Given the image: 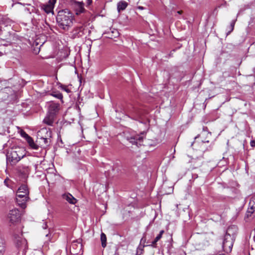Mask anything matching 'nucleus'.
<instances>
[{"instance_id": "obj_1", "label": "nucleus", "mask_w": 255, "mask_h": 255, "mask_svg": "<svg viewBox=\"0 0 255 255\" xmlns=\"http://www.w3.org/2000/svg\"><path fill=\"white\" fill-rule=\"evenodd\" d=\"M26 155L24 148L14 147L7 150L6 156L7 163L11 165L16 164Z\"/></svg>"}, {"instance_id": "obj_2", "label": "nucleus", "mask_w": 255, "mask_h": 255, "mask_svg": "<svg viewBox=\"0 0 255 255\" xmlns=\"http://www.w3.org/2000/svg\"><path fill=\"white\" fill-rule=\"evenodd\" d=\"M73 19L74 16L72 13L68 9L59 11L56 17L59 26L64 30L68 29L72 25Z\"/></svg>"}, {"instance_id": "obj_3", "label": "nucleus", "mask_w": 255, "mask_h": 255, "mask_svg": "<svg viewBox=\"0 0 255 255\" xmlns=\"http://www.w3.org/2000/svg\"><path fill=\"white\" fill-rule=\"evenodd\" d=\"M29 190L26 185H21L16 192V202L22 208H26V202L29 200Z\"/></svg>"}, {"instance_id": "obj_4", "label": "nucleus", "mask_w": 255, "mask_h": 255, "mask_svg": "<svg viewBox=\"0 0 255 255\" xmlns=\"http://www.w3.org/2000/svg\"><path fill=\"white\" fill-rule=\"evenodd\" d=\"M13 242L15 247L19 250L25 251L27 248L26 240L22 237V233L13 234Z\"/></svg>"}, {"instance_id": "obj_5", "label": "nucleus", "mask_w": 255, "mask_h": 255, "mask_svg": "<svg viewBox=\"0 0 255 255\" xmlns=\"http://www.w3.org/2000/svg\"><path fill=\"white\" fill-rule=\"evenodd\" d=\"M7 220L9 224L14 225L19 220L20 214L17 209L10 210L7 215Z\"/></svg>"}, {"instance_id": "obj_6", "label": "nucleus", "mask_w": 255, "mask_h": 255, "mask_svg": "<svg viewBox=\"0 0 255 255\" xmlns=\"http://www.w3.org/2000/svg\"><path fill=\"white\" fill-rule=\"evenodd\" d=\"M236 229L237 227L235 226L228 228L225 235L223 241H227L229 243H234L236 234L235 233H233V231H236Z\"/></svg>"}, {"instance_id": "obj_7", "label": "nucleus", "mask_w": 255, "mask_h": 255, "mask_svg": "<svg viewBox=\"0 0 255 255\" xmlns=\"http://www.w3.org/2000/svg\"><path fill=\"white\" fill-rule=\"evenodd\" d=\"M211 137V132L206 130L203 128V130L197 136L195 137V139L200 138L202 142L208 143Z\"/></svg>"}, {"instance_id": "obj_8", "label": "nucleus", "mask_w": 255, "mask_h": 255, "mask_svg": "<svg viewBox=\"0 0 255 255\" xmlns=\"http://www.w3.org/2000/svg\"><path fill=\"white\" fill-rule=\"evenodd\" d=\"M60 109V105L58 103L54 102H50L48 104V112L47 113L55 115L58 113Z\"/></svg>"}, {"instance_id": "obj_9", "label": "nucleus", "mask_w": 255, "mask_h": 255, "mask_svg": "<svg viewBox=\"0 0 255 255\" xmlns=\"http://www.w3.org/2000/svg\"><path fill=\"white\" fill-rule=\"evenodd\" d=\"M56 2V0H49L48 3L43 4L42 7L47 13L53 12V8Z\"/></svg>"}, {"instance_id": "obj_10", "label": "nucleus", "mask_w": 255, "mask_h": 255, "mask_svg": "<svg viewBox=\"0 0 255 255\" xmlns=\"http://www.w3.org/2000/svg\"><path fill=\"white\" fill-rule=\"evenodd\" d=\"M144 134L141 133L140 135H136L134 136L130 137L128 140L132 144H135L138 146V144L140 145V142L143 139Z\"/></svg>"}, {"instance_id": "obj_11", "label": "nucleus", "mask_w": 255, "mask_h": 255, "mask_svg": "<svg viewBox=\"0 0 255 255\" xmlns=\"http://www.w3.org/2000/svg\"><path fill=\"white\" fill-rule=\"evenodd\" d=\"M13 21L6 16L2 17L0 20V32L1 31L2 25L4 26H10Z\"/></svg>"}, {"instance_id": "obj_12", "label": "nucleus", "mask_w": 255, "mask_h": 255, "mask_svg": "<svg viewBox=\"0 0 255 255\" xmlns=\"http://www.w3.org/2000/svg\"><path fill=\"white\" fill-rule=\"evenodd\" d=\"M63 198L66 200L68 202L72 204H75L77 200L70 193H65L62 195Z\"/></svg>"}, {"instance_id": "obj_13", "label": "nucleus", "mask_w": 255, "mask_h": 255, "mask_svg": "<svg viewBox=\"0 0 255 255\" xmlns=\"http://www.w3.org/2000/svg\"><path fill=\"white\" fill-rule=\"evenodd\" d=\"M54 118L55 116L47 113L46 117L43 120V122L47 125L52 126L54 122Z\"/></svg>"}, {"instance_id": "obj_14", "label": "nucleus", "mask_w": 255, "mask_h": 255, "mask_svg": "<svg viewBox=\"0 0 255 255\" xmlns=\"http://www.w3.org/2000/svg\"><path fill=\"white\" fill-rule=\"evenodd\" d=\"M233 244L227 241H223L222 247L224 251L227 253H230L232 250Z\"/></svg>"}, {"instance_id": "obj_15", "label": "nucleus", "mask_w": 255, "mask_h": 255, "mask_svg": "<svg viewBox=\"0 0 255 255\" xmlns=\"http://www.w3.org/2000/svg\"><path fill=\"white\" fill-rule=\"evenodd\" d=\"M128 6V3L125 1H121L118 3V10L119 11L124 10Z\"/></svg>"}, {"instance_id": "obj_16", "label": "nucleus", "mask_w": 255, "mask_h": 255, "mask_svg": "<svg viewBox=\"0 0 255 255\" xmlns=\"http://www.w3.org/2000/svg\"><path fill=\"white\" fill-rule=\"evenodd\" d=\"M41 132H46L47 134V136L45 137H41V139L43 140L45 144H47L49 141V137H50L51 133L50 132H48V130L46 129H42L41 131Z\"/></svg>"}, {"instance_id": "obj_17", "label": "nucleus", "mask_w": 255, "mask_h": 255, "mask_svg": "<svg viewBox=\"0 0 255 255\" xmlns=\"http://www.w3.org/2000/svg\"><path fill=\"white\" fill-rule=\"evenodd\" d=\"M26 141L31 148L33 149H37L38 148V145L34 143V140L31 137L27 139Z\"/></svg>"}, {"instance_id": "obj_18", "label": "nucleus", "mask_w": 255, "mask_h": 255, "mask_svg": "<svg viewBox=\"0 0 255 255\" xmlns=\"http://www.w3.org/2000/svg\"><path fill=\"white\" fill-rule=\"evenodd\" d=\"M101 241L102 243V246L103 248H105L107 245V237L106 235L103 233L101 235Z\"/></svg>"}, {"instance_id": "obj_19", "label": "nucleus", "mask_w": 255, "mask_h": 255, "mask_svg": "<svg viewBox=\"0 0 255 255\" xmlns=\"http://www.w3.org/2000/svg\"><path fill=\"white\" fill-rule=\"evenodd\" d=\"M164 230H161L160 231L159 234L154 239L155 242H158L162 238V235L164 233Z\"/></svg>"}, {"instance_id": "obj_20", "label": "nucleus", "mask_w": 255, "mask_h": 255, "mask_svg": "<svg viewBox=\"0 0 255 255\" xmlns=\"http://www.w3.org/2000/svg\"><path fill=\"white\" fill-rule=\"evenodd\" d=\"M236 20L237 19H235V20H233L231 22V24H230V28H231V29L228 32L227 34H229V33H231V31H232L234 28V26H235V23H236Z\"/></svg>"}, {"instance_id": "obj_21", "label": "nucleus", "mask_w": 255, "mask_h": 255, "mask_svg": "<svg viewBox=\"0 0 255 255\" xmlns=\"http://www.w3.org/2000/svg\"><path fill=\"white\" fill-rule=\"evenodd\" d=\"M20 134L21 135V136H22L23 137L25 138L26 140H27V139H28L29 137H30V136H29L25 131H24L23 130H22L20 132Z\"/></svg>"}, {"instance_id": "obj_22", "label": "nucleus", "mask_w": 255, "mask_h": 255, "mask_svg": "<svg viewBox=\"0 0 255 255\" xmlns=\"http://www.w3.org/2000/svg\"><path fill=\"white\" fill-rule=\"evenodd\" d=\"M143 247H139L137 248V254H139V255L142 254L143 251Z\"/></svg>"}, {"instance_id": "obj_23", "label": "nucleus", "mask_w": 255, "mask_h": 255, "mask_svg": "<svg viewBox=\"0 0 255 255\" xmlns=\"http://www.w3.org/2000/svg\"><path fill=\"white\" fill-rule=\"evenodd\" d=\"M61 88H62V90H63L64 91L66 92L67 93H69L70 92V90L66 86L62 85L61 86Z\"/></svg>"}, {"instance_id": "obj_24", "label": "nucleus", "mask_w": 255, "mask_h": 255, "mask_svg": "<svg viewBox=\"0 0 255 255\" xmlns=\"http://www.w3.org/2000/svg\"><path fill=\"white\" fill-rule=\"evenodd\" d=\"M79 8H80V12H83V11L84 10V6H83V4L82 3H79Z\"/></svg>"}, {"instance_id": "obj_25", "label": "nucleus", "mask_w": 255, "mask_h": 255, "mask_svg": "<svg viewBox=\"0 0 255 255\" xmlns=\"http://www.w3.org/2000/svg\"><path fill=\"white\" fill-rule=\"evenodd\" d=\"M157 242H155V240H154L152 242H151V244L150 245H149L148 246H151L152 247H153V248H156V243H157Z\"/></svg>"}, {"instance_id": "obj_26", "label": "nucleus", "mask_w": 255, "mask_h": 255, "mask_svg": "<svg viewBox=\"0 0 255 255\" xmlns=\"http://www.w3.org/2000/svg\"><path fill=\"white\" fill-rule=\"evenodd\" d=\"M10 182V180L8 178H6L4 181V184L7 186L9 187V183Z\"/></svg>"}, {"instance_id": "obj_27", "label": "nucleus", "mask_w": 255, "mask_h": 255, "mask_svg": "<svg viewBox=\"0 0 255 255\" xmlns=\"http://www.w3.org/2000/svg\"><path fill=\"white\" fill-rule=\"evenodd\" d=\"M251 145L252 147L255 146V140H251Z\"/></svg>"}, {"instance_id": "obj_28", "label": "nucleus", "mask_w": 255, "mask_h": 255, "mask_svg": "<svg viewBox=\"0 0 255 255\" xmlns=\"http://www.w3.org/2000/svg\"><path fill=\"white\" fill-rule=\"evenodd\" d=\"M42 228L44 229H46L47 228V225L46 223H43V225L42 226Z\"/></svg>"}, {"instance_id": "obj_29", "label": "nucleus", "mask_w": 255, "mask_h": 255, "mask_svg": "<svg viewBox=\"0 0 255 255\" xmlns=\"http://www.w3.org/2000/svg\"><path fill=\"white\" fill-rule=\"evenodd\" d=\"M56 97H57L59 99H62V95L61 94H58L56 96Z\"/></svg>"}, {"instance_id": "obj_30", "label": "nucleus", "mask_w": 255, "mask_h": 255, "mask_svg": "<svg viewBox=\"0 0 255 255\" xmlns=\"http://www.w3.org/2000/svg\"><path fill=\"white\" fill-rule=\"evenodd\" d=\"M51 234L50 233H49L48 234H46V237H48L49 238V240H50V238L51 237Z\"/></svg>"}, {"instance_id": "obj_31", "label": "nucleus", "mask_w": 255, "mask_h": 255, "mask_svg": "<svg viewBox=\"0 0 255 255\" xmlns=\"http://www.w3.org/2000/svg\"><path fill=\"white\" fill-rule=\"evenodd\" d=\"M87 0V3H88V4H90L92 2V0Z\"/></svg>"}, {"instance_id": "obj_32", "label": "nucleus", "mask_w": 255, "mask_h": 255, "mask_svg": "<svg viewBox=\"0 0 255 255\" xmlns=\"http://www.w3.org/2000/svg\"><path fill=\"white\" fill-rule=\"evenodd\" d=\"M255 200V199H253L252 200H251L250 202V204H251L252 202H254Z\"/></svg>"}, {"instance_id": "obj_33", "label": "nucleus", "mask_w": 255, "mask_h": 255, "mask_svg": "<svg viewBox=\"0 0 255 255\" xmlns=\"http://www.w3.org/2000/svg\"><path fill=\"white\" fill-rule=\"evenodd\" d=\"M178 13H179V14H180V13H181V11H178Z\"/></svg>"}, {"instance_id": "obj_34", "label": "nucleus", "mask_w": 255, "mask_h": 255, "mask_svg": "<svg viewBox=\"0 0 255 255\" xmlns=\"http://www.w3.org/2000/svg\"><path fill=\"white\" fill-rule=\"evenodd\" d=\"M139 8L142 9V7H141L139 6Z\"/></svg>"}]
</instances>
